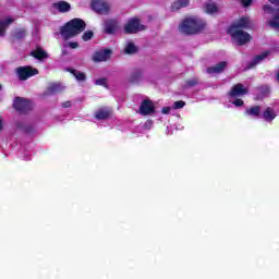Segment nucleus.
Returning a JSON list of instances; mask_svg holds the SVG:
<instances>
[{
  "label": "nucleus",
  "instance_id": "obj_1",
  "mask_svg": "<svg viewBox=\"0 0 279 279\" xmlns=\"http://www.w3.org/2000/svg\"><path fill=\"white\" fill-rule=\"evenodd\" d=\"M247 27H250V19L241 17L229 28L228 32L233 43H236V45H245L246 43H250V40H252V36L243 31Z\"/></svg>",
  "mask_w": 279,
  "mask_h": 279
},
{
  "label": "nucleus",
  "instance_id": "obj_2",
  "mask_svg": "<svg viewBox=\"0 0 279 279\" xmlns=\"http://www.w3.org/2000/svg\"><path fill=\"white\" fill-rule=\"evenodd\" d=\"M84 29H86V23L83 20L74 19L61 28V36L65 40H69V38H73V36L82 34Z\"/></svg>",
  "mask_w": 279,
  "mask_h": 279
},
{
  "label": "nucleus",
  "instance_id": "obj_3",
  "mask_svg": "<svg viewBox=\"0 0 279 279\" xmlns=\"http://www.w3.org/2000/svg\"><path fill=\"white\" fill-rule=\"evenodd\" d=\"M206 27V22L199 20L198 17H186L182 24L179 26V29L182 34H198Z\"/></svg>",
  "mask_w": 279,
  "mask_h": 279
},
{
  "label": "nucleus",
  "instance_id": "obj_4",
  "mask_svg": "<svg viewBox=\"0 0 279 279\" xmlns=\"http://www.w3.org/2000/svg\"><path fill=\"white\" fill-rule=\"evenodd\" d=\"M269 3H271V5L279 7V0H269ZM271 5H264V12L266 14H274L272 19L268 22V25L279 32V9L277 11H274Z\"/></svg>",
  "mask_w": 279,
  "mask_h": 279
},
{
  "label": "nucleus",
  "instance_id": "obj_5",
  "mask_svg": "<svg viewBox=\"0 0 279 279\" xmlns=\"http://www.w3.org/2000/svg\"><path fill=\"white\" fill-rule=\"evenodd\" d=\"M145 25L141 24L138 19H131L124 26V32L126 34H136L137 32H143Z\"/></svg>",
  "mask_w": 279,
  "mask_h": 279
},
{
  "label": "nucleus",
  "instance_id": "obj_6",
  "mask_svg": "<svg viewBox=\"0 0 279 279\" xmlns=\"http://www.w3.org/2000/svg\"><path fill=\"white\" fill-rule=\"evenodd\" d=\"M16 73L19 78L22 81L29 80V77H34V75H38V69H34L32 66H20L16 69Z\"/></svg>",
  "mask_w": 279,
  "mask_h": 279
},
{
  "label": "nucleus",
  "instance_id": "obj_7",
  "mask_svg": "<svg viewBox=\"0 0 279 279\" xmlns=\"http://www.w3.org/2000/svg\"><path fill=\"white\" fill-rule=\"evenodd\" d=\"M92 10L97 12V14H108L110 12V4L104 0H93Z\"/></svg>",
  "mask_w": 279,
  "mask_h": 279
},
{
  "label": "nucleus",
  "instance_id": "obj_8",
  "mask_svg": "<svg viewBox=\"0 0 279 279\" xmlns=\"http://www.w3.org/2000/svg\"><path fill=\"white\" fill-rule=\"evenodd\" d=\"M13 107L15 110H19V112H27L28 110H32V101L17 97L13 102Z\"/></svg>",
  "mask_w": 279,
  "mask_h": 279
},
{
  "label": "nucleus",
  "instance_id": "obj_9",
  "mask_svg": "<svg viewBox=\"0 0 279 279\" xmlns=\"http://www.w3.org/2000/svg\"><path fill=\"white\" fill-rule=\"evenodd\" d=\"M156 112V107L154 102L150 100H144L140 106V114L143 117H147V114H154Z\"/></svg>",
  "mask_w": 279,
  "mask_h": 279
},
{
  "label": "nucleus",
  "instance_id": "obj_10",
  "mask_svg": "<svg viewBox=\"0 0 279 279\" xmlns=\"http://www.w3.org/2000/svg\"><path fill=\"white\" fill-rule=\"evenodd\" d=\"M248 88L243 84L238 83L231 88L230 97H243V95H247Z\"/></svg>",
  "mask_w": 279,
  "mask_h": 279
},
{
  "label": "nucleus",
  "instance_id": "obj_11",
  "mask_svg": "<svg viewBox=\"0 0 279 279\" xmlns=\"http://www.w3.org/2000/svg\"><path fill=\"white\" fill-rule=\"evenodd\" d=\"M111 54L112 52L110 50H99L94 53L93 60L94 62H106Z\"/></svg>",
  "mask_w": 279,
  "mask_h": 279
},
{
  "label": "nucleus",
  "instance_id": "obj_12",
  "mask_svg": "<svg viewBox=\"0 0 279 279\" xmlns=\"http://www.w3.org/2000/svg\"><path fill=\"white\" fill-rule=\"evenodd\" d=\"M228 66V63L226 61H221L217 63L214 66H210L207 69V73L209 75H217V73H223L226 71V68Z\"/></svg>",
  "mask_w": 279,
  "mask_h": 279
},
{
  "label": "nucleus",
  "instance_id": "obj_13",
  "mask_svg": "<svg viewBox=\"0 0 279 279\" xmlns=\"http://www.w3.org/2000/svg\"><path fill=\"white\" fill-rule=\"evenodd\" d=\"M31 56L33 58H36V60H47L49 58V54L43 49V48H36L34 51L31 52Z\"/></svg>",
  "mask_w": 279,
  "mask_h": 279
},
{
  "label": "nucleus",
  "instance_id": "obj_14",
  "mask_svg": "<svg viewBox=\"0 0 279 279\" xmlns=\"http://www.w3.org/2000/svg\"><path fill=\"white\" fill-rule=\"evenodd\" d=\"M245 114L247 117H252L253 119H258V117H260V107L254 106V107L246 108Z\"/></svg>",
  "mask_w": 279,
  "mask_h": 279
},
{
  "label": "nucleus",
  "instance_id": "obj_15",
  "mask_svg": "<svg viewBox=\"0 0 279 279\" xmlns=\"http://www.w3.org/2000/svg\"><path fill=\"white\" fill-rule=\"evenodd\" d=\"M262 118L265 119L268 123H271L276 119V111L274 108L268 107L262 114Z\"/></svg>",
  "mask_w": 279,
  "mask_h": 279
},
{
  "label": "nucleus",
  "instance_id": "obj_16",
  "mask_svg": "<svg viewBox=\"0 0 279 279\" xmlns=\"http://www.w3.org/2000/svg\"><path fill=\"white\" fill-rule=\"evenodd\" d=\"M110 114H112V110H110L108 108H102L96 112L95 117H96V119H98V121H101L104 119H108L110 117Z\"/></svg>",
  "mask_w": 279,
  "mask_h": 279
},
{
  "label": "nucleus",
  "instance_id": "obj_17",
  "mask_svg": "<svg viewBox=\"0 0 279 279\" xmlns=\"http://www.w3.org/2000/svg\"><path fill=\"white\" fill-rule=\"evenodd\" d=\"M12 23H14V20L11 17L0 21V36H5V29H8Z\"/></svg>",
  "mask_w": 279,
  "mask_h": 279
},
{
  "label": "nucleus",
  "instance_id": "obj_18",
  "mask_svg": "<svg viewBox=\"0 0 279 279\" xmlns=\"http://www.w3.org/2000/svg\"><path fill=\"white\" fill-rule=\"evenodd\" d=\"M191 3V0H177L172 3V10H182V8H187V5Z\"/></svg>",
  "mask_w": 279,
  "mask_h": 279
},
{
  "label": "nucleus",
  "instance_id": "obj_19",
  "mask_svg": "<svg viewBox=\"0 0 279 279\" xmlns=\"http://www.w3.org/2000/svg\"><path fill=\"white\" fill-rule=\"evenodd\" d=\"M53 7L56 10H59V12H69V10H71V4L65 1L57 2L53 4Z\"/></svg>",
  "mask_w": 279,
  "mask_h": 279
},
{
  "label": "nucleus",
  "instance_id": "obj_20",
  "mask_svg": "<svg viewBox=\"0 0 279 279\" xmlns=\"http://www.w3.org/2000/svg\"><path fill=\"white\" fill-rule=\"evenodd\" d=\"M267 56H269L268 51L263 52L262 54L256 56L252 63L251 66H256V64H260V62H263L265 60V58H267Z\"/></svg>",
  "mask_w": 279,
  "mask_h": 279
},
{
  "label": "nucleus",
  "instance_id": "obj_21",
  "mask_svg": "<svg viewBox=\"0 0 279 279\" xmlns=\"http://www.w3.org/2000/svg\"><path fill=\"white\" fill-rule=\"evenodd\" d=\"M205 12L207 14H217V12H219V7H217L215 3H207L205 5Z\"/></svg>",
  "mask_w": 279,
  "mask_h": 279
},
{
  "label": "nucleus",
  "instance_id": "obj_22",
  "mask_svg": "<svg viewBox=\"0 0 279 279\" xmlns=\"http://www.w3.org/2000/svg\"><path fill=\"white\" fill-rule=\"evenodd\" d=\"M71 73L77 82H84L86 80V74H84V72L72 70Z\"/></svg>",
  "mask_w": 279,
  "mask_h": 279
},
{
  "label": "nucleus",
  "instance_id": "obj_23",
  "mask_svg": "<svg viewBox=\"0 0 279 279\" xmlns=\"http://www.w3.org/2000/svg\"><path fill=\"white\" fill-rule=\"evenodd\" d=\"M125 53H136V46L132 43H129L124 49Z\"/></svg>",
  "mask_w": 279,
  "mask_h": 279
},
{
  "label": "nucleus",
  "instance_id": "obj_24",
  "mask_svg": "<svg viewBox=\"0 0 279 279\" xmlns=\"http://www.w3.org/2000/svg\"><path fill=\"white\" fill-rule=\"evenodd\" d=\"M26 31L25 28H20L15 32L14 37L15 38H25Z\"/></svg>",
  "mask_w": 279,
  "mask_h": 279
},
{
  "label": "nucleus",
  "instance_id": "obj_25",
  "mask_svg": "<svg viewBox=\"0 0 279 279\" xmlns=\"http://www.w3.org/2000/svg\"><path fill=\"white\" fill-rule=\"evenodd\" d=\"M184 106H186V102H184V101H182V100L175 101V102L173 104L174 110H180L181 108H184Z\"/></svg>",
  "mask_w": 279,
  "mask_h": 279
},
{
  "label": "nucleus",
  "instance_id": "obj_26",
  "mask_svg": "<svg viewBox=\"0 0 279 279\" xmlns=\"http://www.w3.org/2000/svg\"><path fill=\"white\" fill-rule=\"evenodd\" d=\"M83 40H85V43L86 41H88V40H90V38H93V32L92 31H88V32H85L84 34H83Z\"/></svg>",
  "mask_w": 279,
  "mask_h": 279
},
{
  "label": "nucleus",
  "instance_id": "obj_27",
  "mask_svg": "<svg viewBox=\"0 0 279 279\" xmlns=\"http://www.w3.org/2000/svg\"><path fill=\"white\" fill-rule=\"evenodd\" d=\"M95 84L96 86H106V78H98Z\"/></svg>",
  "mask_w": 279,
  "mask_h": 279
},
{
  "label": "nucleus",
  "instance_id": "obj_28",
  "mask_svg": "<svg viewBox=\"0 0 279 279\" xmlns=\"http://www.w3.org/2000/svg\"><path fill=\"white\" fill-rule=\"evenodd\" d=\"M105 29L107 32V34H114V26H105Z\"/></svg>",
  "mask_w": 279,
  "mask_h": 279
},
{
  "label": "nucleus",
  "instance_id": "obj_29",
  "mask_svg": "<svg viewBox=\"0 0 279 279\" xmlns=\"http://www.w3.org/2000/svg\"><path fill=\"white\" fill-rule=\"evenodd\" d=\"M60 90V85L54 84L50 87V93H58Z\"/></svg>",
  "mask_w": 279,
  "mask_h": 279
},
{
  "label": "nucleus",
  "instance_id": "obj_30",
  "mask_svg": "<svg viewBox=\"0 0 279 279\" xmlns=\"http://www.w3.org/2000/svg\"><path fill=\"white\" fill-rule=\"evenodd\" d=\"M243 8H248V5H252L253 0H241Z\"/></svg>",
  "mask_w": 279,
  "mask_h": 279
},
{
  "label": "nucleus",
  "instance_id": "obj_31",
  "mask_svg": "<svg viewBox=\"0 0 279 279\" xmlns=\"http://www.w3.org/2000/svg\"><path fill=\"white\" fill-rule=\"evenodd\" d=\"M68 46L71 48V49H77V47H80V44L75 43V41H72V43H69Z\"/></svg>",
  "mask_w": 279,
  "mask_h": 279
},
{
  "label": "nucleus",
  "instance_id": "obj_32",
  "mask_svg": "<svg viewBox=\"0 0 279 279\" xmlns=\"http://www.w3.org/2000/svg\"><path fill=\"white\" fill-rule=\"evenodd\" d=\"M233 106H235L236 108L243 106V100L242 99H236L233 101Z\"/></svg>",
  "mask_w": 279,
  "mask_h": 279
},
{
  "label": "nucleus",
  "instance_id": "obj_33",
  "mask_svg": "<svg viewBox=\"0 0 279 279\" xmlns=\"http://www.w3.org/2000/svg\"><path fill=\"white\" fill-rule=\"evenodd\" d=\"M161 112L162 114H169V112H171V107H163Z\"/></svg>",
  "mask_w": 279,
  "mask_h": 279
},
{
  "label": "nucleus",
  "instance_id": "obj_34",
  "mask_svg": "<svg viewBox=\"0 0 279 279\" xmlns=\"http://www.w3.org/2000/svg\"><path fill=\"white\" fill-rule=\"evenodd\" d=\"M63 108H71V101H65L62 104Z\"/></svg>",
  "mask_w": 279,
  "mask_h": 279
},
{
  "label": "nucleus",
  "instance_id": "obj_35",
  "mask_svg": "<svg viewBox=\"0 0 279 279\" xmlns=\"http://www.w3.org/2000/svg\"><path fill=\"white\" fill-rule=\"evenodd\" d=\"M3 118H0V132H3Z\"/></svg>",
  "mask_w": 279,
  "mask_h": 279
},
{
  "label": "nucleus",
  "instance_id": "obj_36",
  "mask_svg": "<svg viewBox=\"0 0 279 279\" xmlns=\"http://www.w3.org/2000/svg\"><path fill=\"white\" fill-rule=\"evenodd\" d=\"M195 84H197V81H189L187 82L189 86H195Z\"/></svg>",
  "mask_w": 279,
  "mask_h": 279
},
{
  "label": "nucleus",
  "instance_id": "obj_37",
  "mask_svg": "<svg viewBox=\"0 0 279 279\" xmlns=\"http://www.w3.org/2000/svg\"><path fill=\"white\" fill-rule=\"evenodd\" d=\"M145 128H151V121H147V122L145 123Z\"/></svg>",
  "mask_w": 279,
  "mask_h": 279
},
{
  "label": "nucleus",
  "instance_id": "obj_38",
  "mask_svg": "<svg viewBox=\"0 0 279 279\" xmlns=\"http://www.w3.org/2000/svg\"><path fill=\"white\" fill-rule=\"evenodd\" d=\"M31 158L28 157V158H25V160H29Z\"/></svg>",
  "mask_w": 279,
  "mask_h": 279
},
{
  "label": "nucleus",
  "instance_id": "obj_39",
  "mask_svg": "<svg viewBox=\"0 0 279 279\" xmlns=\"http://www.w3.org/2000/svg\"><path fill=\"white\" fill-rule=\"evenodd\" d=\"M0 90H1V85H0Z\"/></svg>",
  "mask_w": 279,
  "mask_h": 279
}]
</instances>
